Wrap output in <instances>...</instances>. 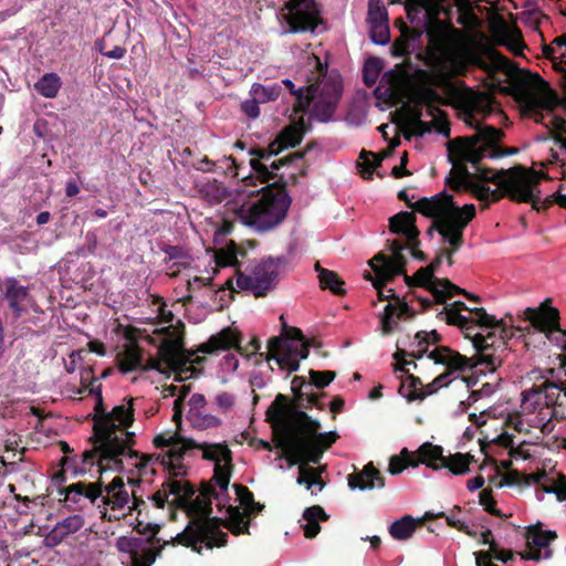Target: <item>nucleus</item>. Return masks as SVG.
<instances>
[{"label": "nucleus", "instance_id": "nucleus-1", "mask_svg": "<svg viewBox=\"0 0 566 566\" xmlns=\"http://www.w3.org/2000/svg\"><path fill=\"white\" fill-rule=\"evenodd\" d=\"M93 421V436L88 440L92 448L83 452L84 462L99 457V463L108 460L120 465V457L128 455L130 459H139L135 467L142 471L153 461L154 455L142 454L132 449L135 443V433L128 431L134 422L132 398L127 405L116 406L107 415H97Z\"/></svg>", "mask_w": 566, "mask_h": 566}, {"label": "nucleus", "instance_id": "nucleus-2", "mask_svg": "<svg viewBox=\"0 0 566 566\" xmlns=\"http://www.w3.org/2000/svg\"><path fill=\"white\" fill-rule=\"evenodd\" d=\"M292 417L297 432L289 430L276 447L283 450L290 467L298 462L318 464L324 452L338 438L337 433L334 431L319 433V421L312 419L303 410H294Z\"/></svg>", "mask_w": 566, "mask_h": 566}, {"label": "nucleus", "instance_id": "nucleus-3", "mask_svg": "<svg viewBox=\"0 0 566 566\" xmlns=\"http://www.w3.org/2000/svg\"><path fill=\"white\" fill-rule=\"evenodd\" d=\"M261 190H251L249 196L261 192L258 201L251 206L241 205L234 209L237 218L245 226L259 232H266L281 224L290 209L291 197L286 191V181L281 176L274 182H265Z\"/></svg>", "mask_w": 566, "mask_h": 566}, {"label": "nucleus", "instance_id": "nucleus-4", "mask_svg": "<svg viewBox=\"0 0 566 566\" xmlns=\"http://www.w3.org/2000/svg\"><path fill=\"white\" fill-rule=\"evenodd\" d=\"M189 522L185 530L177 534L172 543L191 547L201 553V544L207 548L223 547L228 543V534L221 531L223 520L211 516L212 502L200 496L191 500L185 507Z\"/></svg>", "mask_w": 566, "mask_h": 566}, {"label": "nucleus", "instance_id": "nucleus-5", "mask_svg": "<svg viewBox=\"0 0 566 566\" xmlns=\"http://www.w3.org/2000/svg\"><path fill=\"white\" fill-rule=\"evenodd\" d=\"M153 443L156 448L161 449L169 447V450L163 454L157 455L156 460H160V463L176 476L185 475L187 470L182 463L185 455L193 449L202 450L201 458L206 461H212L214 464L232 461V451L226 443H199L191 438H186L179 432L174 433L164 432L157 434Z\"/></svg>", "mask_w": 566, "mask_h": 566}, {"label": "nucleus", "instance_id": "nucleus-6", "mask_svg": "<svg viewBox=\"0 0 566 566\" xmlns=\"http://www.w3.org/2000/svg\"><path fill=\"white\" fill-rule=\"evenodd\" d=\"M504 136V132L500 128L490 125L480 126L473 135L450 140V147L461 159L470 161L472 168L483 167L481 161L484 158L495 159L518 153L516 147L500 146Z\"/></svg>", "mask_w": 566, "mask_h": 566}, {"label": "nucleus", "instance_id": "nucleus-7", "mask_svg": "<svg viewBox=\"0 0 566 566\" xmlns=\"http://www.w3.org/2000/svg\"><path fill=\"white\" fill-rule=\"evenodd\" d=\"M316 75L314 81V90L311 92L313 108L312 116L318 122H329L338 106L343 94V84L338 74H327L328 66L323 64L315 56Z\"/></svg>", "mask_w": 566, "mask_h": 566}, {"label": "nucleus", "instance_id": "nucleus-8", "mask_svg": "<svg viewBox=\"0 0 566 566\" xmlns=\"http://www.w3.org/2000/svg\"><path fill=\"white\" fill-rule=\"evenodd\" d=\"M283 334L284 338L274 336L269 339L265 359H274L280 369L293 373L300 368V360L307 358L310 344L300 328L287 327L285 323Z\"/></svg>", "mask_w": 566, "mask_h": 566}, {"label": "nucleus", "instance_id": "nucleus-9", "mask_svg": "<svg viewBox=\"0 0 566 566\" xmlns=\"http://www.w3.org/2000/svg\"><path fill=\"white\" fill-rule=\"evenodd\" d=\"M155 333L165 335V338L158 346V356L150 357L146 364L143 363L142 370L161 371L164 365L172 370L185 367L188 363V358L184 355L185 324L179 323V326H166L156 329Z\"/></svg>", "mask_w": 566, "mask_h": 566}, {"label": "nucleus", "instance_id": "nucleus-10", "mask_svg": "<svg viewBox=\"0 0 566 566\" xmlns=\"http://www.w3.org/2000/svg\"><path fill=\"white\" fill-rule=\"evenodd\" d=\"M134 530L142 535L150 533L154 536L158 532V526L150 523L144 524L137 520ZM153 541L154 537L149 539L128 536L118 537L116 547L120 553L126 554L123 564L126 566H151L160 553V548L150 547Z\"/></svg>", "mask_w": 566, "mask_h": 566}, {"label": "nucleus", "instance_id": "nucleus-11", "mask_svg": "<svg viewBox=\"0 0 566 566\" xmlns=\"http://www.w3.org/2000/svg\"><path fill=\"white\" fill-rule=\"evenodd\" d=\"M281 153L280 146L272 140L268 147H252L249 149V155L252 156L250 159V166L254 171V175H249L242 178L243 185L245 187L256 186L255 180H259L261 184L270 182V180L276 177L274 170H279L281 167L289 165L295 159H301L303 157L302 151H295L290 154L283 158L274 160L270 168L262 163V160H269L273 156H276Z\"/></svg>", "mask_w": 566, "mask_h": 566}, {"label": "nucleus", "instance_id": "nucleus-12", "mask_svg": "<svg viewBox=\"0 0 566 566\" xmlns=\"http://www.w3.org/2000/svg\"><path fill=\"white\" fill-rule=\"evenodd\" d=\"M509 179L502 182L511 200L515 202H528L534 198V189L541 181L548 180L546 172L537 171L534 168H526L522 165H515L505 170Z\"/></svg>", "mask_w": 566, "mask_h": 566}, {"label": "nucleus", "instance_id": "nucleus-13", "mask_svg": "<svg viewBox=\"0 0 566 566\" xmlns=\"http://www.w3.org/2000/svg\"><path fill=\"white\" fill-rule=\"evenodd\" d=\"M476 210L473 203H468L461 207V211L453 212L451 216L446 218H438L433 220L427 234L433 235L437 231L443 237L446 241L452 247L453 251H458L463 245V231L469 222L475 217Z\"/></svg>", "mask_w": 566, "mask_h": 566}, {"label": "nucleus", "instance_id": "nucleus-14", "mask_svg": "<svg viewBox=\"0 0 566 566\" xmlns=\"http://www.w3.org/2000/svg\"><path fill=\"white\" fill-rule=\"evenodd\" d=\"M440 319L448 325L458 326L461 329H473L474 327H493L501 321L494 315L488 314L483 307L471 308L462 301H455L450 307H444L438 314Z\"/></svg>", "mask_w": 566, "mask_h": 566}, {"label": "nucleus", "instance_id": "nucleus-15", "mask_svg": "<svg viewBox=\"0 0 566 566\" xmlns=\"http://www.w3.org/2000/svg\"><path fill=\"white\" fill-rule=\"evenodd\" d=\"M546 300L538 310L527 307L524 311V319L530 321L532 326L544 333L547 339L566 352V331L560 328L559 312L556 307L548 306Z\"/></svg>", "mask_w": 566, "mask_h": 566}, {"label": "nucleus", "instance_id": "nucleus-16", "mask_svg": "<svg viewBox=\"0 0 566 566\" xmlns=\"http://www.w3.org/2000/svg\"><path fill=\"white\" fill-rule=\"evenodd\" d=\"M32 301L29 286L20 284L13 276L0 280V305L6 304L10 314L6 313L4 318L14 325L24 314H28V304Z\"/></svg>", "mask_w": 566, "mask_h": 566}, {"label": "nucleus", "instance_id": "nucleus-17", "mask_svg": "<svg viewBox=\"0 0 566 566\" xmlns=\"http://www.w3.org/2000/svg\"><path fill=\"white\" fill-rule=\"evenodd\" d=\"M285 7L289 10L285 15L289 29L285 33L313 32L321 23V11L316 0H290Z\"/></svg>", "mask_w": 566, "mask_h": 566}, {"label": "nucleus", "instance_id": "nucleus-18", "mask_svg": "<svg viewBox=\"0 0 566 566\" xmlns=\"http://www.w3.org/2000/svg\"><path fill=\"white\" fill-rule=\"evenodd\" d=\"M377 276L378 281L374 282V286L378 291L379 301L394 300L396 302L388 303L385 306L384 314L380 317L382 334L389 335L395 331L396 326L398 325L396 319H411L415 317L416 313L406 302L401 301L399 296L395 294V291L392 289L388 290V295L385 294L384 286L388 281L385 280L384 276L381 275Z\"/></svg>", "mask_w": 566, "mask_h": 566}, {"label": "nucleus", "instance_id": "nucleus-19", "mask_svg": "<svg viewBox=\"0 0 566 566\" xmlns=\"http://www.w3.org/2000/svg\"><path fill=\"white\" fill-rule=\"evenodd\" d=\"M104 480L99 474L95 482L80 481L59 489L60 502L71 511L83 510L87 503L95 504L101 500L103 493Z\"/></svg>", "mask_w": 566, "mask_h": 566}, {"label": "nucleus", "instance_id": "nucleus-20", "mask_svg": "<svg viewBox=\"0 0 566 566\" xmlns=\"http://www.w3.org/2000/svg\"><path fill=\"white\" fill-rule=\"evenodd\" d=\"M277 279L272 260H262L250 275L237 269V285L241 290L251 291L255 297H264Z\"/></svg>", "mask_w": 566, "mask_h": 566}, {"label": "nucleus", "instance_id": "nucleus-21", "mask_svg": "<svg viewBox=\"0 0 566 566\" xmlns=\"http://www.w3.org/2000/svg\"><path fill=\"white\" fill-rule=\"evenodd\" d=\"M564 380L546 379L541 385H533L530 389L522 392V405L524 409L530 412L536 410L541 406L542 396L544 398V406L548 409H566L560 401V394L563 392Z\"/></svg>", "mask_w": 566, "mask_h": 566}, {"label": "nucleus", "instance_id": "nucleus-22", "mask_svg": "<svg viewBox=\"0 0 566 566\" xmlns=\"http://www.w3.org/2000/svg\"><path fill=\"white\" fill-rule=\"evenodd\" d=\"M391 256L380 252L376 254L370 261L369 265L376 275L384 276L387 281H392L396 276L405 273L407 259L402 251L406 248L400 240L388 241Z\"/></svg>", "mask_w": 566, "mask_h": 566}, {"label": "nucleus", "instance_id": "nucleus-23", "mask_svg": "<svg viewBox=\"0 0 566 566\" xmlns=\"http://www.w3.org/2000/svg\"><path fill=\"white\" fill-rule=\"evenodd\" d=\"M428 357L436 364L447 367V370L433 379V385L441 388L451 382V376L457 371H464L471 368L470 359L467 356L451 349L448 346H438L428 354Z\"/></svg>", "mask_w": 566, "mask_h": 566}, {"label": "nucleus", "instance_id": "nucleus-24", "mask_svg": "<svg viewBox=\"0 0 566 566\" xmlns=\"http://www.w3.org/2000/svg\"><path fill=\"white\" fill-rule=\"evenodd\" d=\"M484 57L490 60L495 70L501 71L509 76H514L520 72L516 64L490 45L482 46L481 52L469 51L464 60L468 62V65L471 64L481 70L488 71L490 69V64Z\"/></svg>", "mask_w": 566, "mask_h": 566}, {"label": "nucleus", "instance_id": "nucleus-25", "mask_svg": "<svg viewBox=\"0 0 566 566\" xmlns=\"http://www.w3.org/2000/svg\"><path fill=\"white\" fill-rule=\"evenodd\" d=\"M406 11L410 23L433 27L444 11V0H408Z\"/></svg>", "mask_w": 566, "mask_h": 566}, {"label": "nucleus", "instance_id": "nucleus-26", "mask_svg": "<svg viewBox=\"0 0 566 566\" xmlns=\"http://www.w3.org/2000/svg\"><path fill=\"white\" fill-rule=\"evenodd\" d=\"M413 211L433 220L438 218H446L451 216L453 212L461 211V208L455 207L453 197L446 190L432 196L423 197L415 201Z\"/></svg>", "mask_w": 566, "mask_h": 566}, {"label": "nucleus", "instance_id": "nucleus-27", "mask_svg": "<svg viewBox=\"0 0 566 566\" xmlns=\"http://www.w3.org/2000/svg\"><path fill=\"white\" fill-rule=\"evenodd\" d=\"M514 90L516 94L525 98L526 107L532 113L536 123H544L543 109L553 112L558 104L557 96L552 91H548L543 95L530 94L526 90V82L523 78L515 84Z\"/></svg>", "mask_w": 566, "mask_h": 566}, {"label": "nucleus", "instance_id": "nucleus-28", "mask_svg": "<svg viewBox=\"0 0 566 566\" xmlns=\"http://www.w3.org/2000/svg\"><path fill=\"white\" fill-rule=\"evenodd\" d=\"M97 467V473L103 475L106 471H123L124 463L120 465L115 464L113 461H104V463H99V457L94 458L92 461L84 462L83 454L81 455V461L77 460L76 457L64 455L60 460V467L66 468V471H71L74 476L84 475L91 471L93 467Z\"/></svg>", "mask_w": 566, "mask_h": 566}, {"label": "nucleus", "instance_id": "nucleus-29", "mask_svg": "<svg viewBox=\"0 0 566 566\" xmlns=\"http://www.w3.org/2000/svg\"><path fill=\"white\" fill-rule=\"evenodd\" d=\"M473 169L478 171V179L492 182L499 187L497 189H491L489 187L486 200L482 205L483 209L489 208L491 203L500 201L503 197L511 199V196L502 185L504 180L509 179V175L505 172L506 169L494 170L489 167H478Z\"/></svg>", "mask_w": 566, "mask_h": 566}, {"label": "nucleus", "instance_id": "nucleus-30", "mask_svg": "<svg viewBox=\"0 0 566 566\" xmlns=\"http://www.w3.org/2000/svg\"><path fill=\"white\" fill-rule=\"evenodd\" d=\"M350 490H373L374 488L382 489L385 486V476L375 468L373 462L367 463L363 470L355 471L347 476Z\"/></svg>", "mask_w": 566, "mask_h": 566}, {"label": "nucleus", "instance_id": "nucleus-31", "mask_svg": "<svg viewBox=\"0 0 566 566\" xmlns=\"http://www.w3.org/2000/svg\"><path fill=\"white\" fill-rule=\"evenodd\" d=\"M492 32L499 36L496 40L499 45L506 46L514 55L522 54L525 44L518 28L514 27L512 33H510L505 19L502 15H496Z\"/></svg>", "mask_w": 566, "mask_h": 566}, {"label": "nucleus", "instance_id": "nucleus-32", "mask_svg": "<svg viewBox=\"0 0 566 566\" xmlns=\"http://www.w3.org/2000/svg\"><path fill=\"white\" fill-rule=\"evenodd\" d=\"M451 80L452 77L443 72L436 77L434 84L446 94L449 104L458 102L470 106L473 91L463 82L454 83Z\"/></svg>", "mask_w": 566, "mask_h": 566}, {"label": "nucleus", "instance_id": "nucleus-33", "mask_svg": "<svg viewBox=\"0 0 566 566\" xmlns=\"http://www.w3.org/2000/svg\"><path fill=\"white\" fill-rule=\"evenodd\" d=\"M241 335L231 327L223 328L216 335H212L206 343L199 345L198 350L203 354H213L218 350H229L240 346Z\"/></svg>", "mask_w": 566, "mask_h": 566}, {"label": "nucleus", "instance_id": "nucleus-34", "mask_svg": "<svg viewBox=\"0 0 566 566\" xmlns=\"http://www.w3.org/2000/svg\"><path fill=\"white\" fill-rule=\"evenodd\" d=\"M106 492L105 495L102 494L101 502L104 506H109L112 510H122L129 502V493L125 488V482L122 476H115L111 483L107 485H103V492Z\"/></svg>", "mask_w": 566, "mask_h": 566}, {"label": "nucleus", "instance_id": "nucleus-35", "mask_svg": "<svg viewBox=\"0 0 566 566\" xmlns=\"http://www.w3.org/2000/svg\"><path fill=\"white\" fill-rule=\"evenodd\" d=\"M448 149L451 155L457 156L460 163H453L454 167L450 170V176L446 178V184L454 191H461L464 186L469 184V180L478 179V171L471 172L467 167V163L460 158V156L451 150L450 142L448 143Z\"/></svg>", "mask_w": 566, "mask_h": 566}, {"label": "nucleus", "instance_id": "nucleus-36", "mask_svg": "<svg viewBox=\"0 0 566 566\" xmlns=\"http://www.w3.org/2000/svg\"><path fill=\"white\" fill-rule=\"evenodd\" d=\"M389 230L391 233L401 234L406 240H416L420 231L416 226V216L413 212L401 211L389 219Z\"/></svg>", "mask_w": 566, "mask_h": 566}, {"label": "nucleus", "instance_id": "nucleus-37", "mask_svg": "<svg viewBox=\"0 0 566 566\" xmlns=\"http://www.w3.org/2000/svg\"><path fill=\"white\" fill-rule=\"evenodd\" d=\"M167 481H165V488L169 489V493L175 495V504L176 506L184 509L191 500L196 493V489L193 484L188 481L177 480L176 475L171 474Z\"/></svg>", "mask_w": 566, "mask_h": 566}, {"label": "nucleus", "instance_id": "nucleus-38", "mask_svg": "<svg viewBox=\"0 0 566 566\" xmlns=\"http://www.w3.org/2000/svg\"><path fill=\"white\" fill-rule=\"evenodd\" d=\"M485 340L480 336H474V347L476 349V355L470 359V365L472 366L470 369L484 365L488 370L494 371L499 366H501L502 360L492 352L489 353L492 348H489L488 345H481Z\"/></svg>", "mask_w": 566, "mask_h": 566}, {"label": "nucleus", "instance_id": "nucleus-39", "mask_svg": "<svg viewBox=\"0 0 566 566\" xmlns=\"http://www.w3.org/2000/svg\"><path fill=\"white\" fill-rule=\"evenodd\" d=\"M116 361L119 371L123 374L142 369L143 349L137 345H127L125 349L116 356Z\"/></svg>", "mask_w": 566, "mask_h": 566}, {"label": "nucleus", "instance_id": "nucleus-40", "mask_svg": "<svg viewBox=\"0 0 566 566\" xmlns=\"http://www.w3.org/2000/svg\"><path fill=\"white\" fill-rule=\"evenodd\" d=\"M81 385L82 390L80 392H87L91 396L96 398V405L94 408V417L97 415H107L103 405V396H102V385L97 384V378L93 375V369L87 368L81 375Z\"/></svg>", "mask_w": 566, "mask_h": 566}, {"label": "nucleus", "instance_id": "nucleus-41", "mask_svg": "<svg viewBox=\"0 0 566 566\" xmlns=\"http://www.w3.org/2000/svg\"><path fill=\"white\" fill-rule=\"evenodd\" d=\"M328 515L321 505H312L306 507L303 512V518L305 524L302 526L304 530V536L306 538H314L321 532V525L318 521H327Z\"/></svg>", "mask_w": 566, "mask_h": 566}, {"label": "nucleus", "instance_id": "nucleus-42", "mask_svg": "<svg viewBox=\"0 0 566 566\" xmlns=\"http://www.w3.org/2000/svg\"><path fill=\"white\" fill-rule=\"evenodd\" d=\"M311 384H307L305 378L302 376H294L291 382V389L294 394L295 402L298 407L311 408L316 406L321 408L318 402V395L314 392H303L304 387H311Z\"/></svg>", "mask_w": 566, "mask_h": 566}, {"label": "nucleus", "instance_id": "nucleus-43", "mask_svg": "<svg viewBox=\"0 0 566 566\" xmlns=\"http://www.w3.org/2000/svg\"><path fill=\"white\" fill-rule=\"evenodd\" d=\"M476 566H497L492 563L496 559L503 563L513 560L514 553L511 549L500 548L496 543L491 544V549L474 553Z\"/></svg>", "mask_w": 566, "mask_h": 566}, {"label": "nucleus", "instance_id": "nucleus-44", "mask_svg": "<svg viewBox=\"0 0 566 566\" xmlns=\"http://www.w3.org/2000/svg\"><path fill=\"white\" fill-rule=\"evenodd\" d=\"M422 520H415L411 515H405L395 521L388 528L390 536L397 541H407L416 532L417 525H421Z\"/></svg>", "mask_w": 566, "mask_h": 566}, {"label": "nucleus", "instance_id": "nucleus-45", "mask_svg": "<svg viewBox=\"0 0 566 566\" xmlns=\"http://www.w3.org/2000/svg\"><path fill=\"white\" fill-rule=\"evenodd\" d=\"M315 270L318 273L321 289L329 290L332 293L338 296L346 294V291L343 287L345 282L335 271L324 269L319 265V263L315 264Z\"/></svg>", "mask_w": 566, "mask_h": 566}, {"label": "nucleus", "instance_id": "nucleus-46", "mask_svg": "<svg viewBox=\"0 0 566 566\" xmlns=\"http://www.w3.org/2000/svg\"><path fill=\"white\" fill-rule=\"evenodd\" d=\"M413 102L420 106H427L430 114L434 111L433 105H449V101L442 97L431 86L422 85L415 90Z\"/></svg>", "mask_w": 566, "mask_h": 566}, {"label": "nucleus", "instance_id": "nucleus-47", "mask_svg": "<svg viewBox=\"0 0 566 566\" xmlns=\"http://www.w3.org/2000/svg\"><path fill=\"white\" fill-rule=\"evenodd\" d=\"M442 452V447L426 442L418 449V464L423 463L433 470L442 469L439 465L446 459Z\"/></svg>", "mask_w": 566, "mask_h": 566}, {"label": "nucleus", "instance_id": "nucleus-48", "mask_svg": "<svg viewBox=\"0 0 566 566\" xmlns=\"http://www.w3.org/2000/svg\"><path fill=\"white\" fill-rule=\"evenodd\" d=\"M239 255L244 258L247 255L245 250L239 248L234 241H230L224 248L216 250V264L220 268L239 266Z\"/></svg>", "mask_w": 566, "mask_h": 566}, {"label": "nucleus", "instance_id": "nucleus-49", "mask_svg": "<svg viewBox=\"0 0 566 566\" xmlns=\"http://www.w3.org/2000/svg\"><path fill=\"white\" fill-rule=\"evenodd\" d=\"M161 251L165 253L164 262L168 263L174 261L172 266H177L178 269L172 271L171 276H177L180 272V269L190 266L191 256L188 251L180 245H169L166 244L161 248Z\"/></svg>", "mask_w": 566, "mask_h": 566}, {"label": "nucleus", "instance_id": "nucleus-50", "mask_svg": "<svg viewBox=\"0 0 566 566\" xmlns=\"http://www.w3.org/2000/svg\"><path fill=\"white\" fill-rule=\"evenodd\" d=\"M283 84L291 92V94L296 97L294 103V112L305 113L312 103L313 96L311 95V92L314 90V82L310 83L308 85L301 86L297 90L295 88L294 83L289 78L284 80Z\"/></svg>", "mask_w": 566, "mask_h": 566}, {"label": "nucleus", "instance_id": "nucleus-51", "mask_svg": "<svg viewBox=\"0 0 566 566\" xmlns=\"http://www.w3.org/2000/svg\"><path fill=\"white\" fill-rule=\"evenodd\" d=\"M310 462H298V476L296 479V483L298 485H305L307 490L312 491V494H316L317 492L313 490L315 485H318V491H322L325 486V483L319 476V470L315 468L308 467Z\"/></svg>", "mask_w": 566, "mask_h": 566}, {"label": "nucleus", "instance_id": "nucleus-52", "mask_svg": "<svg viewBox=\"0 0 566 566\" xmlns=\"http://www.w3.org/2000/svg\"><path fill=\"white\" fill-rule=\"evenodd\" d=\"M406 377L401 380L399 386V394L408 401L423 400V385L419 377H416L407 370L403 373Z\"/></svg>", "mask_w": 566, "mask_h": 566}, {"label": "nucleus", "instance_id": "nucleus-53", "mask_svg": "<svg viewBox=\"0 0 566 566\" xmlns=\"http://www.w3.org/2000/svg\"><path fill=\"white\" fill-rule=\"evenodd\" d=\"M473 462H475L474 455L470 453L457 452L446 457L444 462L440 463L439 465L448 469L452 474L463 475L470 471L469 467Z\"/></svg>", "mask_w": 566, "mask_h": 566}, {"label": "nucleus", "instance_id": "nucleus-54", "mask_svg": "<svg viewBox=\"0 0 566 566\" xmlns=\"http://www.w3.org/2000/svg\"><path fill=\"white\" fill-rule=\"evenodd\" d=\"M405 277V282L408 286H419L429 291L434 296V290L439 289V284L437 283L438 277H436L430 271L427 270L426 266L420 268L412 276L407 275V273H402Z\"/></svg>", "mask_w": 566, "mask_h": 566}, {"label": "nucleus", "instance_id": "nucleus-55", "mask_svg": "<svg viewBox=\"0 0 566 566\" xmlns=\"http://www.w3.org/2000/svg\"><path fill=\"white\" fill-rule=\"evenodd\" d=\"M62 86L56 73H45L35 84V91L45 98H54Z\"/></svg>", "mask_w": 566, "mask_h": 566}, {"label": "nucleus", "instance_id": "nucleus-56", "mask_svg": "<svg viewBox=\"0 0 566 566\" xmlns=\"http://www.w3.org/2000/svg\"><path fill=\"white\" fill-rule=\"evenodd\" d=\"M304 132L295 126H287L283 128L280 134L273 140L276 146H280V150L283 151L289 147H295L301 144Z\"/></svg>", "mask_w": 566, "mask_h": 566}, {"label": "nucleus", "instance_id": "nucleus-57", "mask_svg": "<svg viewBox=\"0 0 566 566\" xmlns=\"http://www.w3.org/2000/svg\"><path fill=\"white\" fill-rule=\"evenodd\" d=\"M526 538L528 544H533L536 547L545 548L548 547L551 542L557 538V534L554 531H543L539 524L528 526L526 532Z\"/></svg>", "mask_w": 566, "mask_h": 566}, {"label": "nucleus", "instance_id": "nucleus-58", "mask_svg": "<svg viewBox=\"0 0 566 566\" xmlns=\"http://www.w3.org/2000/svg\"><path fill=\"white\" fill-rule=\"evenodd\" d=\"M439 289L434 290V302L439 304H446L448 298H451L455 294L469 296L470 292L461 289L453 284L449 279L437 280Z\"/></svg>", "mask_w": 566, "mask_h": 566}, {"label": "nucleus", "instance_id": "nucleus-59", "mask_svg": "<svg viewBox=\"0 0 566 566\" xmlns=\"http://www.w3.org/2000/svg\"><path fill=\"white\" fill-rule=\"evenodd\" d=\"M227 511H228L231 524L226 523L223 521L222 526L228 527L234 535L248 534L249 533V522L244 520V515L240 511V509L238 506L230 505Z\"/></svg>", "mask_w": 566, "mask_h": 566}, {"label": "nucleus", "instance_id": "nucleus-60", "mask_svg": "<svg viewBox=\"0 0 566 566\" xmlns=\"http://www.w3.org/2000/svg\"><path fill=\"white\" fill-rule=\"evenodd\" d=\"M418 467L413 454H411L406 448L402 449L400 455H392L389 460L388 472L392 475L401 473L406 468Z\"/></svg>", "mask_w": 566, "mask_h": 566}, {"label": "nucleus", "instance_id": "nucleus-61", "mask_svg": "<svg viewBox=\"0 0 566 566\" xmlns=\"http://www.w3.org/2000/svg\"><path fill=\"white\" fill-rule=\"evenodd\" d=\"M188 420L191 423V427L197 430H207L210 428H218L221 426L222 421L217 416L211 413H205L203 411H199L195 415L188 416Z\"/></svg>", "mask_w": 566, "mask_h": 566}, {"label": "nucleus", "instance_id": "nucleus-62", "mask_svg": "<svg viewBox=\"0 0 566 566\" xmlns=\"http://www.w3.org/2000/svg\"><path fill=\"white\" fill-rule=\"evenodd\" d=\"M251 93L256 98V102L266 103L270 101H275L280 96L281 86L279 84H253Z\"/></svg>", "mask_w": 566, "mask_h": 566}, {"label": "nucleus", "instance_id": "nucleus-63", "mask_svg": "<svg viewBox=\"0 0 566 566\" xmlns=\"http://www.w3.org/2000/svg\"><path fill=\"white\" fill-rule=\"evenodd\" d=\"M232 470H233L232 461L231 462H224L223 465L221 463L214 464L212 480L218 484V486L224 493L228 492L230 479H231V475H232Z\"/></svg>", "mask_w": 566, "mask_h": 566}, {"label": "nucleus", "instance_id": "nucleus-64", "mask_svg": "<svg viewBox=\"0 0 566 566\" xmlns=\"http://www.w3.org/2000/svg\"><path fill=\"white\" fill-rule=\"evenodd\" d=\"M202 192L211 203H220L229 197L228 189L217 180L208 182L203 187Z\"/></svg>", "mask_w": 566, "mask_h": 566}]
</instances>
